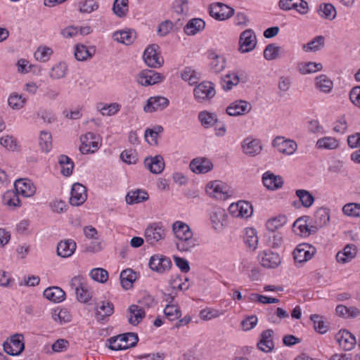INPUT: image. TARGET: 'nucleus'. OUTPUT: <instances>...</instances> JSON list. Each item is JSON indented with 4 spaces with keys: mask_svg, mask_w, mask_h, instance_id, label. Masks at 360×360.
<instances>
[{
    "mask_svg": "<svg viewBox=\"0 0 360 360\" xmlns=\"http://www.w3.org/2000/svg\"><path fill=\"white\" fill-rule=\"evenodd\" d=\"M189 167L195 174H205L212 169L213 163L210 159H193Z\"/></svg>",
    "mask_w": 360,
    "mask_h": 360,
    "instance_id": "obj_20",
    "label": "nucleus"
},
{
    "mask_svg": "<svg viewBox=\"0 0 360 360\" xmlns=\"http://www.w3.org/2000/svg\"><path fill=\"white\" fill-rule=\"evenodd\" d=\"M95 317L97 321L104 320L110 316L114 312L113 304L109 301H102L94 307Z\"/></svg>",
    "mask_w": 360,
    "mask_h": 360,
    "instance_id": "obj_21",
    "label": "nucleus"
},
{
    "mask_svg": "<svg viewBox=\"0 0 360 360\" xmlns=\"http://www.w3.org/2000/svg\"><path fill=\"white\" fill-rule=\"evenodd\" d=\"M75 57L79 61H84L92 57L93 53L83 44H77L75 50Z\"/></svg>",
    "mask_w": 360,
    "mask_h": 360,
    "instance_id": "obj_48",
    "label": "nucleus"
},
{
    "mask_svg": "<svg viewBox=\"0 0 360 360\" xmlns=\"http://www.w3.org/2000/svg\"><path fill=\"white\" fill-rule=\"evenodd\" d=\"M144 236L146 243L155 245L158 242L165 238L166 230L160 223H153L146 229Z\"/></svg>",
    "mask_w": 360,
    "mask_h": 360,
    "instance_id": "obj_4",
    "label": "nucleus"
},
{
    "mask_svg": "<svg viewBox=\"0 0 360 360\" xmlns=\"http://www.w3.org/2000/svg\"><path fill=\"white\" fill-rule=\"evenodd\" d=\"M112 9L116 16L125 17L129 11V0H115Z\"/></svg>",
    "mask_w": 360,
    "mask_h": 360,
    "instance_id": "obj_38",
    "label": "nucleus"
},
{
    "mask_svg": "<svg viewBox=\"0 0 360 360\" xmlns=\"http://www.w3.org/2000/svg\"><path fill=\"white\" fill-rule=\"evenodd\" d=\"M319 14L326 19L333 20L336 16L335 8L331 4H321L318 9Z\"/></svg>",
    "mask_w": 360,
    "mask_h": 360,
    "instance_id": "obj_44",
    "label": "nucleus"
},
{
    "mask_svg": "<svg viewBox=\"0 0 360 360\" xmlns=\"http://www.w3.org/2000/svg\"><path fill=\"white\" fill-rule=\"evenodd\" d=\"M18 194L13 191H7L4 195L5 203L9 206L20 207V200L19 199Z\"/></svg>",
    "mask_w": 360,
    "mask_h": 360,
    "instance_id": "obj_57",
    "label": "nucleus"
},
{
    "mask_svg": "<svg viewBox=\"0 0 360 360\" xmlns=\"http://www.w3.org/2000/svg\"><path fill=\"white\" fill-rule=\"evenodd\" d=\"M198 120L204 128L212 127L214 126L215 124H217L218 122L216 114L210 112L206 110L199 112Z\"/></svg>",
    "mask_w": 360,
    "mask_h": 360,
    "instance_id": "obj_32",
    "label": "nucleus"
},
{
    "mask_svg": "<svg viewBox=\"0 0 360 360\" xmlns=\"http://www.w3.org/2000/svg\"><path fill=\"white\" fill-rule=\"evenodd\" d=\"M143 59L145 63L152 68H160L164 63V59L160 55V47L155 44L149 45L145 49Z\"/></svg>",
    "mask_w": 360,
    "mask_h": 360,
    "instance_id": "obj_3",
    "label": "nucleus"
},
{
    "mask_svg": "<svg viewBox=\"0 0 360 360\" xmlns=\"http://www.w3.org/2000/svg\"><path fill=\"white\" fill-rule=\"evenodd\" d=\"M335 340L345 351L352 350L356 344V338L347 330H340L335 335Z\"/></svg>",
    "mask_w": 360,
    "mask_h": 360,
    "instance_id": "obj_15",
    "label": "nucleus"
},
{
    "mask_svg": "<svg viewBox=\"0 0 360 360\" xmlns=\"http://www.w3.org/2000/svg\"><path fill=\"white\" fill-rule=\"evenodd\" d=\"M0 144L8 150H15L18 145L15 139L13 136L6 135L0 139Z\"/></svg>",
    "mask_w": 360,
    "mask_h": 360,
    "instance_id": "obj_64",
    "label": "nucleus"
},
{
    "mask_svg": "<svg viewBox=\"0 0 360 360\" xmlns=\"http://www.w3.org/2000/svg\"><path fill=\"white\" fill-rule=\"evenodd\" d=\"M356 250L353 245H347L342 251H340L336 255V259L340 263H346L354 257Z\"/></svg>",
    "mask_w": 360,
    "mask_h": 360,
    "instance_id": "obj_35",
    "label": "nucleus"
},
{
    "mask_svg": "<svg viewBox=\"0 0 360 360\" xmlns=\"http://www.w3.org/2000/svg\"><path fill=\"white\" fill-rule=\"evenodd\" d=\"M342 212L345 214L350 217L360 216V204L349 202L342 207Z\"/></svg>",
    "mask_w": 360,
    "mask_h": 360,
    "instance_id": "obj_60",
    "label": "nucleus"
},
{
    "mask_svg": "<svg viewBox=\"0 0 360 360\" xmlns=\"http://www.w3.org/2000/svg\"><path fill=\"white\" fill-rule=\"evenodd\" d=\"M226 217L227 214L224 208L213 207L210 214V219L213 228L215 230H221L224 226Z\"/></svg>",
    "mask_w": 360,
    "mask_h": 360,
    "instance_id": "obj_17",
    "label": "nucleus"
},
{
    "mask_svg": "<svg viewBox=\"0 0 360 360\" xmlns=\"http://www.w3.org/2000/svg\"><path fill=\"white\" fill-rule=\"evenodd\" d=\"M287 222V217L285 215H279L278 217L269 219L266 223V229L271 233L281 229Z\"/></svg>",
    "mask_w": 360,
    "mask_h": 360,
    "instance_id": "obj_39",
    "label": "nucleus"
},
{
    "mask_svg": "<svg viewBox=\"0 0 360 360\" xmlns=\"http://www.w3.org/2000/svg\"><path fill=\"white\" fill-rule=\"evenodd\" d=\"M296 195L299 198L302 206L304 207H309L314 203V196L307 190H297Z\"/></svg>",
    "mask_w": 360,
    "mask_h": 360,
    "instance_id": "obj_50",
    "label": "nucleus"
},
{
    "mask_svg": "<svg viewBox=\"0 0 360 360\" xmlns=\"http://www.w3.org/2000/svg\"><path fill=\"white\" fill-rule=\"evenodd\" d=\"M43 295L47 300L53 302H61L65 297V292L57 286L47 288Z\"/></svg>",
    "mask_w": 360,
    "mask_h": 360,
    "instance_id": "obj_27",
    "label": "nucleus"
},
{
    "mask_svg": "<svg viewBox=\"0 0 360 360\" xmlns=\"http://www.w3.org/2000/svg\"><path fill=\"white\" fill-rule=\"evenodd\" d=\"M79 150L82 154L93 153L99 148V139L92 132H87L81 137Z\"/></svg>",
    "mask_w": 360,
    "mask_h": 360,
    "instance_id": "obj_8",
    "label": "nucleus"
},
{
    "mask_svg": "<svg viewBox=\"0 0 360 360\" xmlns=\"http://www.w3.org/2000/svg\"><path fill=\"white\" fill-rule=\"evenodd\" d=\"M87 198L86 188L79 183H75L71 189L70 203L73 206L82 205Z\"/></svg>",
    "mask_w": 360,
    "mask_h": 360,
    "instance_id": "obj_14",
    "label": "nucleus"
},
{
    "mask_svg": "<svg viewBox=\"0 0 360 360\" xmlns=\"http://www.w3.org/2000/svg\"><path fill=\"white\" fill-rule=\"evenodd\" d=\"M26 98L18 94H11L8 99L9 106L15 110L21 109L24 106Z\"/></svg>",
    "mask_w": 360,
    "mask_h": 360,
    "instance_id": "obj_52",
    "label": "nucleus"
},
{
    "mask_svg": "<svg viewBox=\"0 0 360 360\" xmlns=\"http://www.w3.org/2000/svg\"><path fill=\"white\" fill-rule=\"evenodd\" d=\"M251 109L250 104L243 100L236 101L232 103L226 108V112L231 116H238L249 112Z\"/></svg>",
    "mask_w": 360,
    "mask_h": 360,
    "instance_id": "obj_22",
    "label": "nucleus"
},
{
    "mask_svg": "<svg viewBox=\"0 0 360 360\" xmlns=\"http://www.w3.org/2000/svg\"><path fill=\"white\" fill-rule=\"evenodd\" d=\"M14 188L17 193L25 197H31L36 192V188L32 183L26 179H17L14 183Z\"/></svg>",
    "mask_w": 360,
    "mask_h": 360,
    "instance_id": "obj_18",
    "label": "nucleus"
},
{
    "mask_svg": "<svg viewBox=\"0 0 360 360\" xmlns=\"http://www.w3.org/2000/svg\"><path fill=\"white\" fill-rule=\"evenodd\" d=\"M243 151L245 154L255 156L261 152L262 146L259 139H253L250 137L245 139L242 144Z\"/></svg>",
    "mask_w": 360,
    "mask_h": 360,
    "instance_id": "obj_23",
    "label": "nucleus"
},
{
    "mask_svg": "<svg viewBox=\"0 0 360 360\" xmlns=\"http://www.w3.org/2000/svg\"><path fill=\"white\" fill-rule=\"evenodd\" d=\"M39 145L44 152H49L52 147V136L50 132L41 131L39 138Z\"/></svg>",
    "mask_w": 360,
    "mask_h": 360,
    "instance_id": "obj_43",
    "label": "nucleus"
},
{
    "mask_svg": "<svg viewBox=\"0 0 360 360\" xmlns=\"http://www.w3.org/2000/svg\"><path fill=\"white\" fill-rule=\"evenodd\" d=\"M120 283L125 290L131 288L136 279V274L131 269L123 270L120 276Z\"/></svg>",
    "mask_w": 360,
    "mask_h": 360,
    "instance_id": "obj_29",
    "label": "nucleus"
},
{
    "mask_svg": "<svg viewBox=\"0 0 360 360\" xmlns=\"http://www.w3.org/2000/svg\"><path fill=\"white\" fill-rule=\"evenodd\" d=\"M239 44L240 52L248 53L252 51L257 44L256 35L254 32L250 29L243 31L240 34Z\"/></svg>",
    "mask_w": 360,
    "mask_h": 360,
    "instance_id": "obj_11",
    "label": "nucleus"
},
{
    "mask_svg": "<svg viewBox=\"0 0 360 360\" xmlns=\"http://www.w3.org/2000/svg\"><path fill=\"white\" fill-rule=\"evenodd\" d=\"M91 278L99 283H104L108 281V273L102 268L94 269L90 272Z\"/></svg>",
    "mask_w": 360,
    "mask_h": 360,
    "instance_id": "obj_58",
    "label": "nucleus"
},
{
    "mask_svg": "<svg viewBox=\"0 0 360 360\" xmlns=\"http://www.w3.org/2000/svg\"><path fill=\"white\" fill-rule=\"evenodd\" d=\"M130 316L128 321L133 326L138 325L146 316V312L143 309L136 304H131L128 309Z\"/></svg>",
    "mask_w": 360,
    "mask_h": 360,
    "instance_id": "obj_28",
    "label": "nucleus"
},
{
    "mask_svg": "<svg viewBox=\"0 0 360 360\" xmlns=\"http://www.w3.org/2000/svg\"><path fill=\"white\" fill-rule=\"evenodd\" d=\"M67 70V65L65 63H59L51 69L49 76L53 79H58L65 76Z\"/></svg>",
    "mask_w": 360,
    "mask_h": 360,
    "instance_id": "obj_47",
    "label": "nucleus"
},
{
    "mask_svg": "<svg viewBox=\"0 0 360 360\" xmlns=\"http://www.w3.org/2000/svg\"><path fill=\"white\" fill-rule=\"evenodd\" d=\"M324 44V37L321 35L316 36L307 44L303 46V49L306 51H316L319 50L321 46Z\"/></svg>",
    "mask_w": 360,
    "mask_h": 360,
    "instance_id": "obj_55",
    "label": "nucleus"
},
{
    "mask_svg": "<svg viewBox=\"0 0 360 360\" xmlns=\"http://www.w3.org/2000/svg\"><path fill=\"white\" fill-rule=\"evenodd\" d=\"M205 22L200 18L190 20L184 27V32L187 35H194L205 28Z\"/></svg>",
    "mask_w": 360,
    "mask_h": 360,
    "instance_id": "obj_30",
    "label": "nucleus"
},
{
    "mask_svg": "<svg viewBox=\"0 0 360 360\" xmlns=\"http://www.w3.org/2000/svg\"><path fill=\"white\" fill-rule=\"evenodd\" d=\"M3 347L4 351L11 356H17L20 354L25 349L23 335L21 334H15L12 335L9 341L4 342Z\"/></svg>",
    "mask_w": 360,
    "mask_h": 360,
    "instance_id": "obj_5",
    "label": "nucleus"
},
{
    "mask_svg": "<svg viewBox=\"0 0 360 360\" xmlns=\"http://www.w3.org/2000/svg\"><path fill=\"white\" fill-rule=\"evenodd\" d=\"M316 146L319 148L332 150L336 148L338 146V142L334 138L324 137L317 141Z\"/></svg>",
    "mask_w": 360,
    "mask_h": 360,
    "instance_id": "obj_56",
    "label": "nucleus"
},
{
    "mask_svg": "<svg viewBox=\"0 0 360 360\" xmlns=\"http://www.w3.org/2000/svg\"><path fill=\"white\" fill-rule=\"evenodd\" d=\"M263 184L269 190H277L283 186V181L281 176L266 172L263 175Z\"/></svg>",
    "mask_w": 360,
    "mask_h": 360,
    "instance_id": "obj_26",
    "label": "nucleus"
},
{
    "mask_svg": "<svg viewBox=\"0 0 360 360\" xmlns=\"http://www.w3.org/2000/svg\"><path fill=\"white\" fill-rule=\"evenodd\" d=\"M196 245V239L193 236L180 239L176 243L177 249L185 252L191 251Z\"/></svg>",
    "mask_w": 360,
    "mask_h": 360,
    "instance_id": "obj_49",
    "label": "nucleus"
},
{
    "mask_svg": "<svg viewBox=\"0 0 360 360\" xmlns=\"http://www.w3.org/2000/svg\"><path fill=\"white\" fill-rule=\"evenodd\" d=\"M110 343L109 348L111 350H125L136 345L139 337L136 333H127L110 338L108 340Z\"/></svg>",
    "mask_w": 360,
    "mask_h": 360,
    "instance_id": "obj_1",
    "label": "nucleus"
},
{
    "mask_svg": "<svg viewBox=\"0 0 360 360\" xmlns=\"http://www.w3.org/2000/svg\"><path fill=\"white\" fill-rule=\"evenodd\" d=\"M169 100L165 97L160 96L150 97L143 107V110L146 112L162 110L169 105Z\"/></svg>",
    "mask_w": 360,
    "mask_h": 360,
    "instance_id": "obj_16",
    "label": "nucleus"
},
{
    "mask_svg": "<svg viewBox=\"0 0 360 360\" xmlns=\"http://www.w3.org/2000/svg\"><path fill=\"white\" fill-rule=\"evenodd\" d=\"M281 47L274 44L267 45L264 51V57L268 60H272L279 57Z\"/></svg>",
    "mask_w": 360,
    "mask_h": 360,
    "instance_id": "obj_59",
    "label": "nucleus"
},
{
    "mask_svg": "<svg viewBox=\"0 0 360 360\" xmlns=\"http://www.w3.org/2000/svg\"><path fill=\"white\" fill-rule=\"evenodd\" d=\"M260 257L261 264L265 268H276L281 263L280 255L271 251L263 252Z\"/></svg>",
    "mask_w": 360,
    "mask_h": 360,
    "instance_id": "obj_24",
    "label": "nucleus"
},
{
    "mask_svg": "<svg viewBox=\"0 0 360 360\" xmlns=\"http://www.w3.org/2000/svg\"><path fill=\"white\" fill-rule=\"evenodd\" d=\"M316 252V249L308 243H302L293 251L294 259L296 262L302 263L311 259Z\"/></svg>",
    "mask_w": 360,
    "mask_h": 360,
    "instance_id": "obj_10",
    "label": "nucleus"
},
{
    "mask_svg": "<svg viewBox=\"0 0 360 360\" xmlns=\"http://www.w3.org/2000/svg\"><path fill=\"white\" fill-rule=\"evenodd\" d=\"M226 186L220 181H212L209 182L206 186V193L210 197L219 199L226 200L229 195L226 191Z\"/></svg>",
    "mask_w": 360,
    "mask_h": 360,
    "instance_id": "obj_12",
    "label": "nucleus"
},
{
    "mask_svg": "<svg viewBox=\"0 0 360 360\" xmlns=\"http://www.w3.org/2000/svg\"><path fill=\"white\" fill-rule=\"evenodd\" d=\"M172 231L179 240L193 236L190 227L186 224L179 221L173 224Z\"/></svg>",
    "mask_w": 360,
    "mask_h": 360,
    "instance_id": "obj_31",
    "label": "nucleus"
},
{
    "mask_svg": "<svg viewBox=\"0 0 360 360\" xmlns=\"http://www.w3.org/2000/svg\"><path fill=\"white\" fill-rule=\"evenodd\" d=\"M120 108V105L117 103L110 104L99 103L97 110L104 116H111L116 114Z\"/></svg>",
    "mask_w": 360,
    "mask_h": 360,
    "instance_id": "obj_45",
    "label": "nucleus"
},
{
    "mask_svg": "<svg viewBox=\"0 0 360 360\" xmlns=\"http://www.w3.org/2000/svg\"><path fill=\"white\" fill-rule=\"evenodd\" d=\"M148 199V194L145 191L136 190L130 191L126 195V202L128 204H135L146 201Z\"/></svg>",
    "mask_w": 360,
    "mask_h": 360,
    "instance_id": "obj_33",
    "label": "nucleus"
},
{
    "mask_svg": "<svg viewBox=\"0 0 360 360\" xmlns=\"http://www.w3.org/2000/svg\"><path fill=\"white\" fill-rule=\"evenodd\" d=\"M244 241L250 248L255 250L258 245V237L256 229L253 228L246 229Z\"/></svg>",
    "mask_w": 360,
    "mask_h": 360,
    "instance_id": "obj_42",
    "label": "nucleus"
},
{
    "mask_svg": "<svg viewBox=\"0 0 360 360\" xmlns=\"http://www.w3.org/2000/svg\"><path fill=\"white\" fill-rule=\"evenodd\" d=\"M316 86L321 91L329 93L333 86V82L325 75H321L316 78Z\"/></svg>",
    "mask_w": 360,
    "mask_h": 360,
    "instance_id": "obj_40",
    "label": "nucleus"
},
{
    "mask_svg": "<svg viewBox=\"0 0 360 360\" xmlns=\"http://www.w3.org/2000/svg\"><path fill=\"white\" fill-rule=\"evenodd\" d=\"M53 53V50L47 46L39 47L34 53V56L37 60L45 63L50 58Z\"/></svg>",
    "mask_w": 360,
    "mask_h": 360,
    "instance_id": "obj_54",
    "label": "nucleus"
},
{
    "mask_svg": "<svg viewBox=\"0 0 360 360\" xmlns=\"http://www.w3.org/2000/svg\"><path fill=\"white\" fill-rule=\"evenodd\" d=\"M76 243L71 239L60 241L57 246V255L61 257H70L76 250Z\"/></svg>",
    "mask_w": 360,
    "mask_h": 360,
    "instance_id": "obj_25",
    "label": "nucleus"
},
{
    "mask_svg": "<svg viewBox=\"0 0 360 360\" xmlns=\"http://www.w3.org/2000/svg\"><path fill=\"white\" fill-rule=\"evenodd\" d=\"M330 216L328 210L325 208H319L314 214V223L319 227H323L329 221Z\"/></svg>",
    "mask_w": 360,
    "mask_h": 360,
    "instance_id": "obj_46",
    "label": "nucleus"
},
{
    "mask_svg": "<svg viewBox=\"0 0 360 360\" xmlns=\"http://www.w3.org/2000/svg\"><path fill=\"white\" fill-rule=\"evenodd\" d=\"M216 95L214 85L212 82L204 81L197 84L193 89V96L198 103L210 101Z\"/></svg>",
    "mask_w": 360,
    "mask_h": 360,
    "instance_id": "obj_2",
    "label": "nucleus"
},
{
    "mask_svg": "<svg viewBox=\"0 0 360 360\" xmlns=\"http://www.w3.org/2000/svg\"><path fill=\"white\" fill-rule=\"evenodd\" d=\"M144 165L153 174L161 173L165 167L164 159H144Z\"/></svg>",
    "mask_w": 360,
    "mask_h": 360,
    "instance_id": "obj_34",
    "label": "nucleus"
},
{
    "mask_svg": "<svg viewBox=\"0 0 360 360\" xmlns=\"http://www.w3.org/2000/svg\"><path fill=\"white\" fill-rule=\"evenodd\" d=\"M209 58L212 60L210 66L214 72H220L226 66V59L220 55L211 52L209 53Z\"/></svg>",
    "mask_w": 360,
    "mask_h": 360,
    "instance_id": "obj_36",
    "label": "nucleus"
},
{
    "mask_svg": "<svg viewBox=\"0 0 360 360\" xmlns=\"http://www.w3.org/2000/svg\"><path fill=\"white\" fill-rule=\"evenodd\" d=\"M113 39L120 43L129 45L131 44L134 41V34L130 30H122L115 32L113 34Z\"/></svg>",
    "mask_w": 360,
    "mask_h": 360,
    "instance_id": "obj_41",
    "label": "nucleus"
},
{
    "mask_svg": "<svg viewBox=\"0 0 360 360\" xmlns=\"http://www.w3.org/2000/svg\"><path fill=\"white\" fill-rule=\"evenodd\" d=\"M52 318L53 320L59 321L60 323L70 321V316L68 311L63 309H59L58 308L53 310Z\"/></svg>",
    "mask_w": 360,
    "mask_h": 360,
    "instance_id": "obj_63",
    "label": "nucleus"
},
{
    "mask_svg": "<svg viewBox=\"0 0 360 360\" xmlns=\"http://www.w3.org/2000/svg\"><path fill=\"white\" fill-rule=\"evenodd\" d=\"M164 314L171 321L179 319L181 316L179 308L175 304H167L164 309Z\"/></svg>",
    "mask_w": 360,
    "mask_h": 360,
    "instance_id": "obj_51",
    "label": "nucleus"
},
{
    "mask_svg": "<svg viewBox=\"0 0 360 360\" xmlns=\"http://www.w3.org/2000/svg\"><path fill=\"white\" fill-rule=\"evenodd\" d=\"M148 266L152 271L162 274L171 268L172 262L166 256L154 255L150 258Z\"/></svg>",
    "mask_w": 360,
    "mask_h": 360,
    "instance_id": "obj_9",
    "label": "nucleus"
},
{
    "mask_svg": "<svg viewBox=\"0 0 360 360\" xmlns=\"http://www.w3.org/2000/svg\"><path fill=\"white\" fill-rule=\"evenodd\" d=\"M59 164L61 167V174L65 176H70L72 174L74 162L72 159H60Z\"/></svg>",
    "mask_w": 360,
    "mask_h": 360,
    "instance_id": "obj_61",
    "label": "nucleus"
},
{
    "mask_svg": "<svg viewBox=\"0 0 360 360\" xmlns=\"http://www.w3.org/2000/svg\"><path fill=\"white\" fill-rule=\"evenodd\" d=\"M310 319L314 323V329L321 334L326 333L328 330V326L322 320V317L318 314H311Z\"/></svg>",
    "mask_w": 360,
    "mask_h": 360,
    "instance_id": "obj_53",
    "label": "nucleus"
},
{
    "mask_svg": "<svg viewBox=\"0 0 360 360\" xmlns=\"http://www.w3.org/2000/svg\"><path fill=\"white\" fill-rule=\"evenodd\" d=\"M272 146L282 154L292 155L297 148L296 142L291 139H285L283 136H276L272 141Z\"/></svg>",
    "mask_w": 360,
    "mask_h": 360,
    "instance_id": "obj_7",
    "label": "nucleus"
},
{
    "mask_svg": "<svg viewBox=\"0 0 360 360\" xmlns=\"http://www.w3.org/2000/svg\"><path fill=\"white\" fill-rule=\"evenodd\" d=\"M253 208L252 205L248 201H239V217L248 218L252 216Z\"/></svg>",
    "mask_w": 360,
    "mask_h": 360,
    "instance_id": "obj_62",
    "label": "nucleus"
},
{
    "mask_svg": "<svg viewBox=\"0 0 360 360\" xmlns=\"http://www.w3.org/2000/svg\"><path fill=\"white\" fill-rule=\"evenodd\" d=\"M162 131L163 127L161 125H156L151 129L148 128L145 131V139L150 145L156 146L158 138Z\"/></svg>",
    "mask_w": 360,
    "mask_h": 360,
    "instance_id": "obj_37",
    "label": "nucleus"
},
{
    "mask_svg": "<svg viewBox=\"0 0 360 360\" xmlns=\"http://www.w3.org/2000/svg\"><path fill=\"white\" fill-rule=\"evenodd\" d=\"M273 334L274 331L271 329L265 330L261 333L260 340L257 343L259 350L268 353L274 349Z\"/></svg>",
    "mask_w": 360,
    "mask_h": 360,
    "instance_id": "obj_19",
    "label": "nucleus"
},
{
    "mask_svg": "<svg viewBox=\"0 0 360 360\" xmlns=\"http://www.w3.org/2000/svg\"><path fill=\"white\" fill-rule=\"evenodd\" d=\"M210 15L216 20H225L234 14V9L222 3H214L210 6Z\"/></svg>",
    "mask_w": 360,
    "mask_h": 360,
    "instance_id": "obj_6",
    "label": "nucleus"
},
{
    "mask_svg": "<svg viewBox=\"0 0 360 360\" xmlns=\"http://www.w3.org/2000/svg\"><path fill=\"white\" fill-rule=\"evenodd\" d=\"M164 77L151 70H142L137 76V82L142 86H150L160 82Z\"/></svg>",
    "mask_w": 360,
    "mask_h": 360,
    "instance_id": "obj_13",
    "label": "nucleus"
}]
</instances>
